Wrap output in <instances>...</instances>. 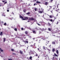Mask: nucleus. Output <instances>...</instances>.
<instances>
[{"label":"nucleus","instance_id":"f257e3e1","mask_svg":"<svg viewBox=\"0 0 60 60\" xmlns=\"http://www.w3.org/2000/svg\"><path fill=\"white\" fill-rule=\"evenodd\" d=\"M39 10L38 11L39 13L41 14L43 12V10L42 11L41 10H40V9H38Z\"/></svg>","mask_w":60,"mask_h":60},{"label":"nucleus","instance_id":"f03ea898","mask_svg":"<svg viewBox=\"0 0 60 60\" xmlns=\"http://www.w3.org/2000/svg\"><path fill=\"white\" fill-rule=\"evenodd\" d=\"M34 19L33 17L30 18L28 20H34Z\"/></svg>","mask_w":60,"mask_h":60},{"label":"nucleus","instance_id":"7ed1b4c3","mask_svg":"<svg viewBox=\"0 0 60 60\" xmlns=\"http://www.w3.org/2000/svg\"><path fill=\"white\" fill-rule=\"evenodd\" d=\"M28 19V17H25L24 19H23V20H27Z\"/></svg>","mask_w":60,"mask_h":60},{"label":"nucleus","instance_id":"20e7f679","mask_svg":"<svg viewBox=\"0 0 60 60\" xmlns=\"http://www.w3.org/2000/svg\"><path fill=\"white\" fill-rule=\"evenodd\" d=\"M49 9H47L48 11H50V10L51 9H52V7L49 6Z\"/></svg>","mask_w":60,"mask_h":60},{"label":"nucleus","instance_id":"39448f33","mask_svg":"<svg viewBox=\"0 0 60 60\" xmlns=\"http://www.w3.org/2000/svg\"><path fill=\"white\" fill-rule=\"evenodd\" d=\"M23 42H25V43L26 44V43H28V41H25L23 40Z\"/></svg>","mask_w":60,"mask_h":60},{"label":"nucleus","instance_id":"423d86ee","mask_svg":"<svg viewBox=\"0 0 60 60\" xmlns=\"http://www.w3.org/2000/svg\"><path fill=\"white\" fill-rule=\"evenodd\" d=\"M19 17L20 19H22V20H23V19H24V17L22 16H21V15H19Z\"/></svg>","mask_w":60,"mask_h":60},{"label":"nucleus","instance_id":"0eeeda50","mask_svg":"<svg viewBox=\"0 0 60 60\" xmlns=\"http://www.w3.org/2000/svg\"><path fill=\"white\" fill-rule=\"evenodd\" d=\"M54 56H56L57 57V56H58V55H57L56 53H54Z\"/></svg>","mask_w":60,"mask_h":60},{"label":"nucleus","instance_id":"6e6552de","mask_svg":"<svg viewBox=\"0 0 60 60\" xmlns=\"http://www.w3.org/2000/svg\"><path fill=\"white\" fill-rule=\"evenodd\" d=\"M19 52H20V53L21 54H23V51H22L21 50H20L19 51Z\"/></svg>","mask_w":60,"mask_h":60},{"label":"nucleus","instance_id":"1a4fd4ad","mask_svg":"<svg viewBox=\"0 0 60 60\" xmlns=\"http://www.w3.org/2000/svg\"><path fill=\"white\" fill-rule=\"evenodd\" d=\"M43 55L44 57H46V56H47V54H46V53L45 54V53H44Z\"/></svg>","mask_w":60,"mask_h":60},{"label":"nucleus","instance_id":"9d476101","mask_svg":"<svg viewBox=\"0 0 60 60\" xmlns=\"http://www.w3.org/2000/svg\"><path fill=\"white\" fill-rule=\"evenodd\" d=\"M56 53L57 55L59 54V53H58V51L57 50H56Z\"/></svg>","mask_w":60,"mask_h":60},{"label":"nucleus","instance_id":"9b49d317","mask_svg":"<svg viewBox=\"0 0 60 60\" xmlns=\"http://www.w3.org/2000/svg\"><path fill=\"white\" fill-rule=\"evenodd\" d=\"M52 44H56V43H55V42L52 41Z\"/></svg>","mask_w":60,"mask_h":60},{"label":"nucleus","instance_id":"f8f14e48","mask_svg":"<svg viewBox=\"0 0 60 60\" xmlns=\"http://www.w3.org/2000/svg\"><path fill=\"white\" fill-rule=\"evenodd\" d=\"M41 31L42 32L44 31H45V29H42L41 30Z\"/></svg>","mask_w":60,"mask_h":60},{"label":"nucleus","instance_id":"ddd939ff","mask_svg":"<svg viewBox=\"0 0 60 60\" xmlns=\"http://www.w3.org/2000/svg\"><path fill=\"white\" fill-rule=\"evenodd\" d=\"M48 30L49 31H51V29L50 28H48Z\"/></svg>","mask_w":60,"mask_h":60},{"label":"nucleus","instance_id":"4468645a","mask_svg":"<svg viewBox=\"0 0 60 60\" xmlns=\"http://www.w3.org/2000/svg\"><path fill=\"white\" fill-rule=\"evenodd\" d=\"M36 3H37V4H40L41 3V2L37 1L36 2Z\"/></svg>","mask_w":60,"mask_h":60},{"label":"nucleus","instance_id":"2eb2a0df","mask_svg":"<svg viewBox=\"0 0 60 60\" xmlns=\"http://www.w3.org/2000/svg\"><path fill=\"white\" fill-rule=\"evenodd\" d=\"M48 3H48L47 2H45V5H47V4H48Z\"/></svg>","mask_w":60,"mask_h":60},{"label":"nucleus","instance_id":"dca6fc26","mask_svg":"<svg viewBox=\"0 0 60 60\" xmlns=\"http://www.w3.org/2000/svg\"><path fill=\"white\" fill-rule=\"evenodd\" d=\"M25 33L26 34H28V33L27 31H26L25 32Z\"/></svg>","mask_w":60,"mask_h":60},{"label":"nucleus","instance_id":"f3484780","mask_svg":"<svg viewBox=\"0 0 60 60\" xmlns=\"http://www.w3.org/2000/svg\"><path fill=\"white\" fill-rule=\"evenodd\" d=\"M55 48H53L52 49V52H54L55 51Z\"/></svg>","mask_w":60,"mask_h":60},{"label":"nucleus","instance_id":"a211bd4d","mask_svg":"<svg viewBox=\"0 0 60 60\" xmlns=\"http://www.w3.org/2000/svg\"><path fill=\"white\" fill-rule=\"evenodd\" d=\"M33 31V33H34V34H36V32L35 31H34V30H33L32 31Z\"/></svg>","mask_w":60,"mask_h":60},{"label":"nucleus","instance_id":"6ab92c4d","mask_svg":"<svg viewBox=\"0 0 60 60\" xmlns=\"http://www.w3.org/2000/svg\"><path fill=\"white\" fill-rule=\"evenodd\" d=\"M3 35V32L2 31L0 32V35Z\"/></svg>","mask_w":60,"mask_h":60},{"label":"nucleus","instance_id":"aec40b11","mask_svg":"<svg viewBox=\"0 0 60 60\" xmlns=\"http://www.w3.org/2000/svg\"><path fill=\"white\" fill-rule=\"evenodd\" d=\"M48 25H49V26H50L51 25V24H50L49 22L48 23Z\"/></svg>","mask_w":60,"mask_h":60},{"label":"nucleus","instance_id":"412c9836","mask_svg":"<svg viewBox=\"0 0 60 60\" xmlns=\"http://www.w3.org/2000/svg\"><path fill=\"white\" fill-rule=\"evenodd\" d=\"M2 16H4V17H5V15L4 14H3L2 15Z\"/></svg>","mask_w":60,"mask_h":60},{"label":"nucleus","instance_id":"4be33fe9","mask_svg":"<svg viewBox=\"0 0 60 60\" xmlns=\"http://www.w3.org/2000/svg\"><path fill=\"white\" fill-rule=\"evenodd\" d=\"M0 50L1 52H3V50L1 49V48H0Z\"/></svg>","mask_w":60,"mask_h":60},{"label":"nucleus","instance_id":"5701e85b","mask_svg":"<svg viewBox=\"0 0 60 60\" xmlns=\"http://www.w3.org/2000/svg\"><path fill=\"white\" fill-rule=\"evenodd\" d=\"M23 11H24V12H26V10L25 9H24L23 10Z\"/></svg>","mask_w":60,"mask_h":60},{"label":"nucleus","instance_id":"b1692460","mask_svg":"<svg viewBox=\"0 0 60 60\" xmlns=\"http://www.w3.org/2000/svg\"><path fill=\"white\" fill-rule=\"evenodd\" d=\"M12 55H16V53H12Z\"/></svg>","mask_w":60,"mask_h":60},{"label":"nucleus","instance_id":"393cba45","mask_svg":"<svg viewBox=\"0 0 60 60\" xmlns=\"http://www.w3.org/2000/svg\"><path fill=\"white\" fill-rule=\"evenodd\" d=\"M34 40L35 41H38L37 39V38H35Z\"/></svg>","mask_w":60,"mask_h":60},{"label":"nucleus","instance_id":"a878e982","mask_svg":"<svg viewBox=\"0 0 60 60\" xmlns=\"http://www.w3.org/2000/svg\"><path fill=\"white\" fill-rule=\"evenodd\" d=\"M11 50L12 51H14V49H11Z\"/></svg>","mask_w":60,"mask_h":60},{"label":"nucleus","instance_id":"bb28decb","mask_svg":"<svg viewBox=\"0 0 60 60\" xmlns=\"http://www.w3.org/2000/svg\"><path fill=\"white\" fill-rule=\"evenodd\" d=\"M32 57L31 56H30V57L29 59L31 60L32 59Z\"/></svg>","mask_w":60,"mask_h":60},{"label":"nucleus","instance_id":"cd10ccee","mask_svg":"<svg viewBox=\"0 0 60 60\" xmlns=\"http://www.w3.org/2000/svg\"><path fill=\"white\" fill-rule=\"evenodd\" d=\"M30 14V12H28V13H27V14H28V15H29Z\"/></svg>","mask_w":60,"mask_h":60},{"label":"nucleus","instance_id":"c85d7f7f","mask_svg":"<svg viewBox=\"0 0 60 60\" xmlns=\"http://www.w3.org/2000/svg\"><path fill=\"white\" fill-rule=\"evenodd\" d=\"M7 24L6 23H5L4 24V26H7V25H6Z\"/></svg>","mask_w":60,"mask_h":60},{"label":"nucleus","instance_id":"c756f323","mask_svg":"<svg viewBox=\"0 0 60 60\" xmlns=\"http://www.w3.org/2000/svg\"><path fill=\"white\" fill-rule=\"evenodd\" d=\"M48 41H46V42L45 43V44H46V45H47V44H48Z\"/></svg>","mask_w":60,"mask_h":60},{"label":"nucleus","instance_id":"7c9ffc66","mask_svg":"<svg viewBox=\"0 0 60 60\" xmlns=\"http://www.w3.org/2000/svg\"><path fill=\"white\" fill-rule=\"evenodd\" d=\"M43 49H45L46 50V49H45V47L44 46H43Z\"/></svg>","mask_w":60,"mask_h":60},{"label":"nucleus","instance_id":"2f4dec72","mask_svg":"<svg viewBox=\"0 0 60 60\" xmlns=\"http://www.w3.org/2000/svg\"><path fill=\"white\" fill-rule=\"evenodd\" d=\"M14 30L15 31H17V29L16 28H15Z\"/></svg>","mask_w":60,"mask_h":60},{"label":"nucleus","instance_id":"473e14b6","mask_svg":"<svg viewBox=\"0 0 60 60\" xmlns=\"http://www.w3.org/2000/svg\"><path fill=\"white\" fill-rule=\"evenodd\" d=\"M49 20L51 21V22H52L53 21V20L52 19H51L50 20Z\"/></svg>","mask_w":60,"mask_h":60},{"label":"nucleus","instance_id":"72a5a7b5","mask_svg":"<svg viewBox=\"0 0 60 60\" xmlns=\"http://www.w3.org/2000/svg\"><path fill=\"white\" fill-rule=\"evenodd\" d=\"M6 38H4V42H5V41Z\"/></svg>","mask_w":60,"mask_h":60},{"label":"nucleus","instance_id":"f704fd0d","mask_svg":"<svg viewBox=\"0 0 60 60\" xmlns=\"http://www.w3.org/2000/svg\"><path fill=\"white\" fill-rule=\"evenodd\" d=\"M34 9L35 11H36V10H37V8H35Z\"/></svg>","mask_w":60,"mask_h":60},{"label":"nucleus","instance_id":"c9c22d12","mask_svg":"<svg viewBox=\"0 0 60 60\" xmlns=\"http://www.w3.org/2000/svg\"><path fill=\"white\" fill-rule=\"evenodd\" d=\"M37 24H38V26H41V25L40 24L38 23H37Z\"/></svg>","mask_w":60,"mask_h":60},{"label":"nucleus","instance_id":"e433bc0d","mask_svg":"<svg viewBox=\"0 0 60 60\" xmlns=\"http://www.w3.org/2000/svg\"><path fill=\"white\" fill-rule=\"evenodd\" d=\"M8 60H12V59H8Z\"/></svg>","mask_w":60,"mask_h":60},{"label":"nucleus","instance_id":"4c0bfd02","mask_svg":"<svg viewBox=\"0 0 60 60\" xmlns=\"http://www.w3.org/2000/svg\"><path fill=\"white\" fill-rule=\"evenodd\" d=\"M7 3V2H6L4 3V4H6Z\"/></svg>","mask_w":60,"mask_h":60},{"label":"nucleus","instance_id":"58836bf2","mask_svg":"<svg viewBox=\"0 0 60 60\" xmlns=\"http://www.w3.org/2000/svg\"><path fill=\"white\" fill-rule=\"evenodd\" d=\"M49 17L50 18H52V16L51 15H50Z\"/></svg>","mask_w":60,"mask_h":60},{"label":"nucleus","instance_id":"ea45409f","mask_svg":"<svg viewBox=\"0 0 60 60\" xmlns=\"http://www.w3.org/2000/svg\"><path fill=\"white\" fill-rule=\"evenodd\" d=\"M7 12H9V10H7Z\"/></svg>","mask_w":60,"mask_h":60},{"label":"nucleus","instance_id":"a19ab883","mask_svg":"<svg viewBox=\"0 0 60 60\" xmlns=\"http://www.w3.org/2000/svg\"><path fill=\"white\" fill-rule=\"evenodd\" d=\"M21 30H23V28H21Z\"/></svg>","mask_w":60,"mask_h":60},{"label":"nucleus","instance_id":"79ce46f5","mask_svg":"<svg viewBox=\"0 0 60 60\" xmlns=\"http://www.w3.org/2000/svg\"><path fill=\"white\" fill-rule=\"evenodd\" d=\"M52 59L53 60H54V57H53V58Z\"/></svg>","mask_w":60,"mask_h":60},{"label":"nucleus","instance_id":"37998d69","mask_svg":"<svg viewBox=\"0 0 60 60\" xmlns=\"http://www.w3.org/2000/svg\"><path fill=\"white\" fill-rule=\"evenodd\" d=\"M7 9H8V10H9V9H10V8H7Z\"/></svg>","mask_w":60,"mask_h":60},{"label":"nucleus","instance_id":"c03bdc74","mask_svg":"<svg viewBox=\"0 0 60 60\" xmlns=\"http://www.w3.org/2000/svg\"><path fill=\"white\" fill-rule=\"evenodd\" d=\"M53 0H51V2H52Z\"/></svg>","mask_w":60,"mask_h":60},{"label":"nucleus","instance_id":"a18cd8bd","mask_svg":"<svg viewBox=\"0 0 60 60\" xmlns=\"http://www.w3.org/2000/svg\"><path fill=\"white\" fill-rule=\"evenodd\" d=\"M36 5V4L35 3L34 4V5Z\"/></svg>","mask_w":60,"mask_h":60},{"label":"nucleus","instance_id":"49530a36","mask_svg":"<svg viewBox=\"0 0 60 60\" xmlns=\"http://www.w3.org/2000/svg\"><path fill=\"white\" fill-rule=\"evenodd\" d=\"M35 29H37V30H38V29L36 27L35 28Z\"/></svg>","mask_w":60,"mask_h":60},{"label":"nucleus","instance_id":"de8ad7c7","mask_svg":"<svg viewBox=\"0 0 60 60\" xmlns=\"http://www.w3.org/2000/svg\"><path fill=\"white\" fill-rule=\"evenodd\" d=\"M57 8H58V5H57Z\"/></svg>","mask_w":60,"mask_h":60},{"label":"nucleus","instance_id":"09e8293b","mask_svg":"<svg viewBox=\"0 0 60 60\" xmlns=\"http://www.w3.org/2000/svg\"><path fill=\"white\" fill-rule=\"evenodd\" d=\"M56 11H58V10H55Z\"/></svg>","mask_w":60,"mask_h":60},{"label":"nucleus","instance_id":"8fccbe9b","mask_svg":"<svg viewBox=\"0 0 60 60\" xmlns=\"http://www.w3.org/2000/svg\"><path fill=\"white\" fill-rule=\"evenodd\" d=\"M38 54H36V56H38Z\"/></svg>","mask_w":60,"mask_h":60},{"label":"nucleus","instance_id":"3c124183","mask_svg":"<svg viewBox=\"0 0 60 60\" xmlns=\"http://www.w3.org/2000/svg\"><path fill=\"white\" fill-rule=\"evenodd\" d=\"M58 23H59L58 22H57V23H56V24H58Z\"/></svg>","mask_w":60,"mask_h":60},{"label":"nucleus","instance_id":"603ef678","mask_svg":"<svg viewBox=\"0 0 60 60\" xmlns=\"http://www.w3.org/2000/svg\"><path fill=\"white\" fill-rule=\"evenodd\" d=\"M2 2H3V3H4V2H5V1H2Z\"/></svg>","mask_w":60,"mask_h":60},{"label":"nucleus","instance_id":"864d4df0","mask_svg":"<svg viewBox=\"0 0 60 60\" xmlns=\"http://www.w3.org/2000/svg\"><path fill=\"white\" fill-rule=\"evenodd\" d=\"M55 8H53V10H55Z\"/></svg>","mask_w":60,"mask_h":60},{"label":"nucleus","instance_id":"5fc2aeb1","mask_svg":"<svg viewBox=\"0 0 60 60\" xmlns=\"http://www.w3.org/2000/svg\"><path fill=\"white\" fill-rule=\"evenodd\" d=\"M51 45H49V47H50V46H51Z\"/></svg>","mask_w":60,"mask_h":60},{"label":"nucleus","instance_id":"6e6d98bb","mask_svg":"<svg viewBox=\"0 0 60 60\" xmlns=\"http://www.w3.org/2000/svg\"><path fill=\"white\" fill-rule=\"evenodd\" d=\"M33 40H35V38H33Z\"/></svg>","mask_w":60,"mask_h":60},{"label":"nucleus","instance_id":"4d7b16f0","mask_svg":"<svg viewBox=\"0 0 60 60\" xmlns=\"http://www.w3.org/2000/svg\"><path fill=\"white\" fill-rule=\"evenodd\" d=\"M51 12L52 13L53 12H52V11H51Z\"/></svg>","mask_w":60,"mask_h":60},{"label":"nucleus","instance_id":"13d9d810","mask_svg":"<svg viewBox=\"0 0 60 60\" xmlns=\"http://www.w3.org/2000/svg\"><path fill=\"white\" fill-rule=\"evenodd\" d=\"M56 16H58V14H57V15Z\"/></svg>","mask_w":60,"mask_h":60},{"label":"nucleus","instance_id":"bf43d9fd","mask_svg":"<svg viewBox=\"0 0 60 60\" xmlns=\"http://www.w3.org/2000/svg\"><path fill=\"white\" fill-rule=\"evenodd\" d=\"M48 50L49 51V49H48Z\"/></svg>","mask_w":60,"mask_h":60},{"label":"nucleus","instance_id":"052dcab7","mask_svg":"<svg viewBox=\"0 0 60 60\" xmlns=\"http://www.w3.org/2000/svg\"><path fill=\"white\" fill-rule=\"evenodd\" d=\"M1 5L0 3V7H1Z\"/></svg>","mask_w":60,"mask_h":60},{"label":"nucleus","instance_id":"680f3d73","mask_svg":"<svg viewBox=\"0 0 60 60\" xmlns=\"http://www.w3.org/2000/svg\"><path fill=\"white\" fill-rule=\"evenodd\" d=\"M39 50V52H40V51H41V50Z\"/></svg>","mask_w":60,"mask_h":60},{"label":"nucleus","instance_id":"e2e57ef3","mask_svg":"<svg viewBox=\"0 0 60 60\" xmlns=\"http://www.w3.org/2000/svg\"><path fill=\"white\" fill-rule=\"evenodd\" d=\"M38 50H39V49L38 48Z\"/></svg>","mask_w":60,"mask_h":60},{"label":"nucleus","instance_id":"0e129e2a","mask_svg":"<svg viewBox=\"0 0 60 60\" xmlns=\"http://www.w3.org/2000/svg\"><path fill=\"white\" fill-rule=\"evenodd\" d=\"M40 23H42V22H40Z\"/></svg>","mask_w":60,"mask_h":60},{"label":"nucleus","instance_id":"69168bd1","mask_svg":"<svg viewBox=\"0 0 60 60\" xmlns=\"http://www.w3.org/2000/svg\"><path fill=\"white\" fill-rule=\"evenodd\" d=\"M37 0H34V1H36Z\"/></svg>","mask_w":60,"mask_h":60},{"label":"nucleus","instance_id":"338daca9","mask_svg":"<svg viewBox=\"0 0 60 60\" xmlns=\"http://www.w3.org/2000/svg\"><path fill=\"white\" fill-rule=\"evenodd\" d=\"M28 47H27V49H28Z\"/></svg>","mask_w":60,"mask_h":60},{"label":"nucleus","instance_id":"774afa93","mask_svg":"<svg viewBox=\"0 0 60 60\" xmlns=\"http://www.w3.org/2000/svg\"><path fill=\"white\" fill-rule=\"evenodd\" d=\"M59 60H60V59H59Z\"/></svg>","mask_w":60,"mask_h":60}]
</instances>
